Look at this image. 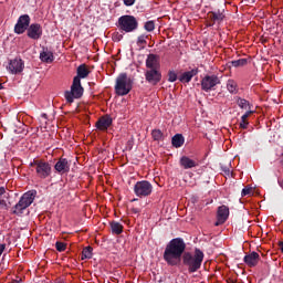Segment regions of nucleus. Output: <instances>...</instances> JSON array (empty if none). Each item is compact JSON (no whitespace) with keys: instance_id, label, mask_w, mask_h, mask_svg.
I'll return each instance as SVG.
<instances>
[{"instance_id":"40","label":"nucleus","mask_w":283,"mask_h":283,"mask_svg":"<svg viewBox=\"0 0 283 283\" xmlns=\"http://www.w3.org/2000/svg\"><path fill=\"white\" fill-rule=\"evenodd\" d=\"M3 251H6V244H0V256L3 255Z\"/></svg>"},{"instance_id":"19","label":"nucleus","mask_w":283,"mask_h":283,"mask_svg":"<svg viewBox=\"0 0 283 283\" xmlns=\"http://www.w3.org/2000/svg\"><path fill=\"white\" fill-rule=\"evenodd\" d=\"M171 145L176 147V149L182 147L185 145V136H182V134H176L171 138Z\"/></svg>"},{"instance_id":"12","label":"nucleus","mask_w":283,"mask_h":283,"mask_svg":"<svg viewBox=\"0 0 283 283\" xmlns=\"http://www.w3.org/2000/svg\"><path fill=\"white\" fill-rule=\"evenodd\" d=\"M229 220V207L220 206L217 210V221L214 227H220V224H224V222Z\"/></svg>"},{"instance_id":"2","label":"nucleus","mask_w":283,"mask_h":283,"mask_svg":"<svg viewBox=\"0 0 283 283\" xmlns=\"http://www.w3.org/2000/svg\"><path fill=\"white\" fill-rule=\"evenodd\" d=\"M136 83V77L127 73H120L115 80V94L117 96H127L132 90H134V84Z\"/></svg>"},{"instance_id":"43","label":"nucleus","mask_w":283,"mask_h":283,"mask_svg":"<svg viewBox=\"0 0 283 283\" xmlns=\"http://www.w3.org/2000/svg\"><path fill=\"white\" fill-rule=\"evenodd\" d=\"M3 88V84H1V81H0V90H2Z\"/></svg>"},{"instance_id":"7","label":"nucleus","mask_w":283,"mask_h":283,"mask_svg":"<svg viewBox=\"0 0 283 283\" xmlns=\"http://www.w3.org/2000/svg\"><path fill=\"white\" fill-rule=\"evenodd\" d=\"M119 28L124 32H134L138 30V20L134 15H122L118 19Z\"/></svg>"},{"instance_id":"32","label":"nucleus","mask_w":283,"mask_h":283,"mask_svg":"<svg viewBox=\"0 0 283 283\" xmlns=\"http://www.w3.org/2000/svg\"><path fill=\"white\" fill-rule=\"evenodd\" d=\"M144 28L147 32H154V30H156V24L154 23V21H147Z\"/></svg>"},{"instance_id":"27","label":"nucleus","mask_w":283,"mask_h":283,"mask_svg":"<svg viewBox=\"0 0 283 283\" xmlns=\"http://www.w3.org/2000/svg\"><path fill=\"white\" fill-rule=\"evenodd\" d=\"M212 19L213 21H217L218 23H220V21H222L224 19V13L220 10L212 12Z\"/></svg>"},{"instance_id":"35","label":"nucleus","mask_w":283,"mask_h":283,"mask_svg":"<svg viewBox=\"0 0 283 283\" xmlns=\"http://www.w3.org/2000/svg\"><path fill=\"white\" fill-rule=\"evenodd\" d=\"M90 76V72H77V75L74 78H77L81 83V78H87Z\"/></svg>"},{"instance_id":"13","label":"nucleus","mask_w":283,"mask_h":283,"mask_svg":"<svg viewBox=\"0 0 283 283\" xmlns=\"http://www.w3.org/2000/svg\"><path fill=\"white\" fill-rule=\"evenodd\" d=\"M24 67L25 64L23 63V60L19 57L9 61V64L7 65L9 72H23Z\"/></svg>"},{"instance_id":"23","label":"nucleus","mask_w":283,"mask_h":283,"mask_svg":"<svg viewBox=\"0 0 283 283\" xmlns=\"http://www.w3.org/2000/svg\"><path fill=\"white\" fill-rule=\"evenodd\" d=\"M248 60L247 59H239V60H234L228 63V67L229 70H231L232 67H244V65H247Z\"/></svg>"},{"instance_id":"9","label":"nucleus","mask_w":283,"mask_h":283,"mask_svg":"<svg viewBox=\"0 0 283 283\" xmlns=\"http://www.w3.org/2000/svg\"><path fill=\"white\" fill-rule=\"evenodd\" d=\"M27 36L33 41H39L43 36V27L39 23H32L27 30Z\"/></svg>"},{"instance_id":"6","label":"nucleus","mask_w":283,"mask_h":283,"mask_svg":"<svg viewBox=\"0 0 283 283\" xmlns=\"http://www.w3.org/2000/svg\"><path fill=\"white\" fill-rule=\"evenodd\" d=\"M153 191L154 186L147 180L137 181L134 186V193L137 198H147L148 196H151Z\"/></svg>"},{"instance_id":"18","label":"nucleus","mask_w":283,"mask_h":283,"mask_svg":"<svg viewBox=\"0 0 283 283\" xmlns=\"http://www.w3.org/2000/svg\"><path fill=\"white\" fill-rule=\"evenodd\" d=\"M146 65L151 70V72H156L158 69V55L149 54L146 60Z\"/></svg>"},{"instance_id":"38","label":"nucleus","mask_w":283,"mask_h":283,"mask_svg":"<svg viewBox=\"0 0 283 283\" xmlns=\"http://www.w3.org/2000/svg\"><path fill=\"white\" fill-rule=\"evenodd\" d=\"M76 72H88V70H87V66L85 64H81L77 67Z\"/></svg>"},{"instance_id":"16","label":"nucleus","mask_w":283,"mask_h":283,"mask_svg":"<svg viewBox=\"0 0 283 283\" xmlns=\"http://www.w3.org/2000/svg\"><path fill=\"white\" fill-rule=\"evenodd\" d=\"M163 78V74L160 72H146V81L150 83V85H158Z\"/></svg>"},{"instance_id":"45","label":"nucleus","mask_w":283,"mask_h":283,"mask_svg":"<svg viewBox=\"0 0 283 283\" xmlns=\"http://www.w3.org/2000/svg\"><path fill=\"white\" fill-rule=\"evenodd\" d=\"M232 283H235V281H231Z\"/></svg>"},{"instance_id":"15","label":"nucleus","mask_w":283,"mask_h":283,"mask_svg":"<svg viewBox=\"0 0 283 283\" xmlns=\"http://www.w3.org/2000/svg\"><path fill=\"white\" fill-rule=\"evenodd\" d=\"M244 264L253 269L260 263V254L258 252H251L243 258Z\"/></svg>"},{"instance_id":"33","label":"nucleus","mask_w":283,"mask_h":283,"mask_svg":"<svg viewBox=\"0 0 283 283\" xmlns=\"http://www.w3.org/2000/svg\"><path fill=\"white\" fill-rule=\"evenodd\" d=\"M147 35L142 34L137 38V45H147Z\"/></svg>"},{"instance_id":"26","label":"nucleus","mask_w":283,"mask_h":283,"mask_svg":"<svg viewBox=\"0 0 283 283\" xmlns=\"http://www.w3.org/2000/svg\"><path fill=\"white\" fill-rule=\"evenodd\" d=\"M227 87H228V92H230V94H234V92L238 91V84L233 80L228 81Z\"/></svg>"},{"instance_id":"31","label":"nucleus","mask_w":283,"mask_h":283,"mask_svg":"<svg viewBox=\"0 0 283 283\" xmlns=\"http://www.w3.org/2000/svg\"><path fill=\"white\" fill-rule=\"evenodd\" d=\"M237 104L239 105V107H241V109H249V101L244 98H239L237 101Z\"/></svg>"},{"instance_id":"25","label":"nucleus","mask_w":283,"mask_h":283,"mask_svg":"<svg viewBox=\"0 0 283 283\" xmlns=\"http://www.w3.org/2000/svg\"><path fill=\"white\" fill-rule=\"evenodd\" d=\"M94 251V248L92 247H86L82 251V256L81 260H92V252Z\"/></svg>"},{"instance_id":"4","label":"nucleus","mask_w":283,"mask_h":283,"mask_svg":"<svg viewBox=\"0 0 283 283\" xmlns=\"http://www.w3.org/2000/svg\"><path fill=\"white\" fill-rule=\"evenodd\" d=\"M36 198V190L27 191L20 198L19 202L12 208V213L14 216H23V211L28 209L34 202Z\"/></svg>"},{"instance_id":"37","label":"nucleus","mask_w":283,"mask_h":283,"mask_svg":"<svg viewBox=\"0 0 283 283\" xmlns=\"http://www.w3.org/2000/svg\"><path fill=\"white\" fill-rule=\"evenodd\" d=\"M0 207L1 209H6V211H8V202L6 201V198H0Z\"/></svg>"},{"instance_id":"41","label":"nucleus","mask_w":283,"mask_h":283,"mask_svg":"<svg viewBox=\"0 0 283 283\" xmlns=\"http://www.w3.org/2000/svg\"><path fill=\"white\" fill-rule=\"evenodd\" d=\"M279 248H280V250L283 252V241H280V242H279Z\"/></svg>"},{"instance_id":"17","label":"nucleus","mask_w":283,"mask_h":283,"mask_svg":"<svg viewBox=\"0 0 283 283\" xmlns=\"http://www.w3.org/2000/svg\"><path fill=\"white\" fill-rule=\"evenodd\" d=\"M179 164L184 169H193V167H198V161L189 158L188 156H182Z\"/></svg>"},{"instance_id":"20","label":"nucleus","mask_w":283,"mask_h":283,"mask_svg":"<svg viewBox=\"0 0 283 283\" xmlns=\"http://www.w3.org/2000/svg\"><path fill=\"white\" fill-rule=\"evenodd\" d=\"M40 59L43 63H52V61H54V53L49 50H43V52L40 53Z\"/></svg>"},{"instance_id":"14","label":"nucleus","mask_w":283,"mask_h":283,"mask_svg":"<svg viewBox=\"0 0 283 283\" xmlns=\"http://www.w3.org/2000/svg\"><path fill=\"white\" fill-rule=\"evenodd\" d=\"M112 123H113L112 116L104 115L99 117L98 120L96 122V128L99 129V132H105L109 129V127H112Z\"/></svg>"},{"instance_id":"1","label":"nucleus","mask_w":283,"mask_h":283,"mask_svg":"<svg viewBox=\"0 0 283 283\" xmlns=\"http://www.w3.org/2000/svg\"><path fill=\"white\" fill-rule=\"evenodd\" d=\"M187 243L182 238H175L168 242L164 251V260L168 266L182 264L188 273H197L205 261V252L196 248L195 252H185Z\"/></svg>"},{"instance_id":"36","label":"nucleus","mask_w":283,"mask_h":283,"mask_svg":"<svg viewBox=\"0 0 283 283\" xmlns=\"http://www.w3.org/2000/svg\"><path fill=\"white\" fill-rule=\"evenodd\" d=\"M252 191H253V188H251V187L243 188L242 191H241L242 198H244V196H251Z\"/></svg>"},{"instance_id":"10","label":"nucleus","mask_w":283,"mask_h":283,"mask_svg":"<svg viewBox=\"0 0 283 283\" xmlns=\"http://www.w3.org/2000/svg\"><path fill=\"white\" fill-rule=\"evenodd\" d=\"M28 28H30V15L28 14L20 15L17 24L14 25L15 34H23L25 30L28 31Z\"/></svg>"},{"instance_id":"39","label":"nucleus","mask_w":283,"mask_h":283,"mask_svg":"<svg viewBox=\"0 0 283 283\" xmlns=\"http://www.w3.org/2000/svg\"><path fill=\"white\" fill-rule=\"evenodd\" d=\"M136 3V0H124V6H134Z\"/></svg>"},{"instance_id":"28","label":"nucleus","mask_w":283,"mask_h":283,"mask_svg":"<svg viewBox=\"0 0 283 283\" xmlns=\"http://www.w3.org/2000/svg\"><path fill=\"white\" fill-rule=\"evenodd\" d=\"M151 136L154 140H163V130L160 129H154L151 132Z\"/></svg>"},{"instance_id":"24","label":"nucleus","mask_w":283,"mask_h":283,"mask_svg":"<svg viewBox=\"0 0 283 283\" xmlns=\"http://www.w3.org/2000/svg\"><path fill=\"white\" fill-rule=\"evenodd\" d=\"M196 73L192 72H184L179 73V81L180 83H190L191 80L193 78Z\"/></svg>"},{"instance_id":"11","label":"nucleus","mask_w":283,"mask_h":283,"mask_svg":"<svg viewBox=\"0 0 283 283\" xmlns=\"http://www.w3.org/2000/svg\"><path fill=\"white\" fill-rule=\"evenodd\" d=\"M70 167H72V163L67 160V158L61 157L54 165V169L60 176L63 174H70Z\"/></svg>"},{"instance_id":"8","label":"nucleus","mask_w":283,"mask_h":283,"mask_svg":"<svg viewBox=\"0 0 283 283\" xmlns=\"http://www.w3.org/2000/svg\"><path fill=\"white\" fill-rule=\"evenodd\" d=\"M219 83L220 78L217 75H207L201 81V90H203V92H209L219 85Z\"/></svg>"},{"instance_id":"44","label":"nucleus","mask_w":283,"mask_h":283,"mask_svg":"<svg viewBox=\"0 0 283 283\" xmlns=\"http://www.w3.org/2000/svg\"><path fill=\"white\" fill-rule=\"evenodd\" d=\"M133 212H134V213H138V210H136V209H133Z\"/></svg>"},{"instance_id":"30","label":"nucleus","mask_w":283,"mask_h":283,"mask_svg":"<svg viewBox=\"0 0 283 283\" xmlns=\"http://www.w3.org/2000/svg\"><path fill=\"white\" fill-rule=\"evenodd\" d=\"M179 76H180V73L169 72L168 73V81L170 83H176V81H178Z\"/></svg>"},{"instance_id":"22","label":"nucleus","mask_w":283,"mask_h":283,"mask_svg":"<svg viewBox=\"0 0 283 283\" xmlns=\"http://www.w3.org/2000/svg\"><path fill=\"white\" fill-rule=\"evenodd\" d=\"M251 114H253V111H248L245 114L242 115L241 117V122L239 124V127L241 129H248L249 127V116H251Z\"/></svg>"},{"instance_id":"5","label":"nucleus","mask_w":283,"mask_h":283,"mask_svg":"<svg viewBox=\"0 0 283 283\" xmlns=\"http://www.w3.org/2000/svg\"><path fill=\"white\" fill-rule=\"evenodd\" d=\"M83 92H85V90L83 88V85H81V81H78V78H73L71 91L64 92L66 103H74V98H81Z\"/></svg>"},{"instance_id":"42","label":"nucleus","mask_w":283,"mask_h":283,"mask_svg":"<svg viewBox=\"0 0 283 283\" xmlns=\"http://www.w3.org/2000/svg\"><path fill=\"white\" fill-rule=\"evenodd\" d=\"M41 116H42V118L48 119V114L43 113Z\"/></svg>"},{"instance_id":"34","label":"nucleus","mask_w":283,"mask_h":283,"mask_svg":"<svg viewBox=\"0 0 283 283\" xmlns=\"http://www.w3.org/2000/svg\"><path fill=\"white\" fill-rule=\"evenodd\" d=\"M0 198H6V200L10 199V192L6 190V187H0Z\"/></svg>"},{"instance_id":"3","label":"nucleus","mask_w":283,"mask_h":283,"mask_svg":"<svg viewBox=\"0 0 283 283\" xmlns=\"http://www.w3.org/2000/svg\"><path fill=\"white\" fill-rule=\"evenodd\" d=\"M30 167L34 168L35 176L40 180H48L52 176V165L43 159H34L30 163Z\"/></svg>"},{"instance_id":"29","label":"nucleus","mask_w":283,"mask_h":283,"mask_svg":"<svg viewBox=\"0 0 283 283\" xmlns=\"http://www.w3.org/2000/svg\"><path fill=\"white\" fill-rule=\"evenodd\" d=\"M55 249L59 251V253H63L65 249H67V244L61 241L55 242Z\"/></svg>"},{"instance_id":"21","label":"nucleus","mask_w":283,"mask_h":283,"mask_svg":"<svg viewBox=\"0 0 283 283\" xmlns=\"http://www.w3.org/2000/svg\"><path fill=\"white\" fill-rule=\"evenodd\" d=\"M111 230L114 235H120L123 233L124 227L118 221H112L111 223Z\"/></svg>"}]
</instances>
